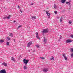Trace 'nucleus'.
<instances>
[{"label": "nucleus", "instance_id": "c756f323", "mask_svg": "<svg viewBox=\"0 0 73 73\" xmlns=\"http://www.w3.org/2000/svg\"><path fill=\"white\" fill-rule=\"evenodd\" d=\"M13 22H14L13 23H14L15 24H16V21H13Z\"/></svg>", "mask_w": 73, "mask_h": 73}, {"label": "nucleus", "instance_id": "bb28decb", "mask_svg": "<svg viewBox=\"0 0 73 73\" xmlns=\"http://www.w3.org/2000/svg\"><path fill=\"white\" fill-rule=\"evenodd\" d=\"M54 13H55V14H57V11H55Z\"/></svg>", "mask_w": 73, "mask_h": 73}, {"label": "nucleus", "instance_id": "f8f14e48", "mask_svg": "<svg viewBox=\"0 0 73 73\" xmlns=\"http://www.w3.org/2000/svg\"><path fill=\"white\" fill-rule=\"evenodd\" d=\"M54 58L53 56H52V58H50V60H54Z\"/></svg>", "mask_w": 73, "mask_h": 73}, {"label": "nucleus", "instance_id": "c9c22d12", "mask_svg": "<svg viewBox=\"0 0 73 73\" xmlns=\"http://www.w3.org/2000/svg\"><path fill=\"white\" fill-rule=\"evenodd\" d=\"M40 46H39L38 45H37L36 46V47H37V48H39Z\"/></svg>", "mask_w": 73, "mask_h": 73}, {"label": "nucleus", "instance_id": "cd10ccee", "mask_svg": "<svg viewBox=\"0 0 73 73\" xmlns=\"http://www.w3.org/2000/svg\"><path fill=\"white\" fill-rule=\"evenodd\" d=\"M60 39H61V38H62V36H61V35L60 36Z\"/></svg>", "mask_w": 73, "mask_h": 73}, {"label": "nucleus", "instance_id": "c03bdc74", "mask_svg": "<svg viewBox=\"0 0 73 73\" xmlns=\"http://www.w3.org/2000/svg\"><path fill=\"white\" fill-rule=\"evenodd\" d=\"M59 41H60V40H59Z\"/></svg>", "mask_w": 73, "mask_h": 73}, {"label": "nucleus", "instance_id": "39448f33", "mask_svg": "<svg viewBox=\"0 0 73 73\" xmlns=\"http://www.w3.org/2000/svg\"><path fill=\"white\" fill-rule=\"evenodd\" d=\"M6 71L5 70L3 69L0 71V73H6Z\"/></svg>", "mask_w": 73, "mask_h": 73}, {"label": "nucleus", "instance_id": "aec40b11", "mask_svg": "<svg viewBox=\"0 0 73 73\" xmlns=\"http://www.w3.org/2000/svg\"><path fill=\"white\" fill-rule=\"evenodd\" d=\"M62 17H61V18H60V23H61V22H62Z\"/></svg>", "mask_w": 73, "mask_h": 73}, {"label": "nucleus", "instance_id": "4468645a", "mask_svg": "<svg viewBox=\"0 0 73 73\" xmlns=\"http://www.w3.org/2000/svg\"><path fill=\"white\" fill-rule=\"evenodd\" d=\"M0 42H1V43H3V42H4V40H0Z\"/></svg>", "mask_w": 73, "mask_h": 73}, {"label": "nucleus", "instance_id": "9b49d317", "mask_svg": "<svg viewBox=\"0 0 73 73\" xmlns=\"http://www.w3.org/2000/svg\"><path fill=\"white\" fill-rule=\"evenodd\" d=\"M24 69H27V64H25V66L24 67Z\"/></svg>", "mask_w": 73, "mask_h": 73}, {"label": "nucleus", "instance_id": "0eeeda50", "mask_svg": "<svg viewBox=\"0 0 73 73\" xmlns=\"http://www.w3.org/2000/svg\"><path fill=\"white\" fill-rule=\"evenodd\" d=\"M32 44V42H29L27 44V47H28V48H29V47H30V45H31Z\"/></svg>", "mask_w": 73, "mask_h": 73}, {"label": "nucleus", "instance_id": "4c0bfd02", "mask_svg": "<svg viewBox=\"0 0 73 73\" xmlns=\"http://www.w3.org/2000/svg\"><path fill=\"white\" fill-rule=\"evenodd\" d=\"M34 4L33 3H32V4H31V5H33Z\"/></svg>", "mask_w": 73, "mask_h": 73}, {"label": "nucleus", "instance_id": "ea45409f", "mask_svg": "<svg viewBox=\"0 0 73 73\" xmlns=\"http://www.w3.org/2000/svg\"><path fill=\"white\" fill-rule=\"evenodd\" d=\"M13 40H14V42H15V39H14Z\"/></svg>", "mask_w": 73, "mask_h": 73}, {"label": "nucleus", "instance_id": "79ce46f5", "mask_svg": "<svg viewBox=\"0 0 73 73\" xmlns=\"http://www.w3.org/2000/svg\"><path fill=\"white\" fill-rule=\"evenodd\" d=\"M60 8H62V7H60Z\"/></svg>", "mask_w": 73, "mask_h": 73}, {"label": "nucleus", "instance_id": "a19ab883", "mask_svg": "<svg viewBox=\"0 0 73 73\" xmlns=\"http://www.w3.org/2000/svg\"><path fill=\"white\" fill-rule=\"evenodd\" d=\"M50 16H49V17H48V18H50Z\"/></svg>", "mask_w": 73, "mask_h": 73}, {"label": "nucleus", "instance_id": "6e6552de", "mask_svg": "<svg viewBox=\"0 0 73 73\" xmlns=\"http://www.w3.org/2000/svg\"><path fill=\"white\" fill-rule=\"evenodd\" d=\"M46 41H47V40L46 39V38H45V37H44L43 42L44 44H46Z\"/></svg>", "mask_w": 73, "mask_h": 73}, {"label": "nucleus", "instance_id": "f3484780", "mask_svg": "<svg viewBox=\"0 0 73 73\" xmlns=\"http://www.w3.org/2000/svg\"><path fill=\"white\" fill-rule=\"evenodd\" d=\"M65 1H66L65 0H62V3H64Z\"/></svg>", "mask_w": 73, "mask_h": 73}, {"label": "nucleus", "instance_id": "4be33fe9", "mask_svg": "<svg viewBox=\"0 0 73 73\" xmlns=\"http://www.w3.org/2000/svg\"><path fill=\"white\" fill-rule=\"evenodd\" d=\"M40 58H42V60H44V59H45V58L40 57Z\"/></svg>", "mask_w": 73, "mask_h": 73}, {"label": "nucleus", "instance_id": "e433bc0d", "mask_svg": "<svg viewBox=\"0 0 73 73\" xmlns=\"http://www.w3.org/2000/svg\"><path fill=\"white\" fill-rule=\"evenodd\" d=\"M20 11L21 13H23V11H21V9H20Z\"/></svg>", "mask_w": 73, "mask_h": 73}, {"label": "nucleus", "instance_id": "37998d69", "mask_svg": "<svg viewBox=\"0 0 73 73\" xmlns=\"http://www.w3.org/2000/svg\"><path fill=\"white\" fill-rule=\"evenodd\" d=\"M58 19H59V18H58V17H57V18Z\"/></svg>", "mask_w": 73, "mask_h": 73}, {"label": "nucleus", "instance_id": "412c9836", "mask_svg": "<svg viewBox=\"0 0 73 73\" xmlns=\"http://www.w3.org/2000/svg\"><path fill=\"white\" fill-rule=\"evenodd\" d=\"M2 65H4L5 66H7V64H2Z\"/></svg>", "mask_w": 73, "mask_h": 73}, {"label": "nucleus", "instance_id": "7c9ffc66", "mask_svg": "<svg viewBox=\"0 0 73 73\" xmlns=\"http://www.w3.org/2000/svg\"><path fill=\"white\" fill-rule=\"evenodd\" d=\"M7 38L8 39V40H10V38L9 37H7Z\"/></svg>", "mask_w": 73, "mask_h": 73}, {"label": "nucleus", "instance_id": "72a5a7b5", "mask_svg": "<svg viewBox=\"0 0 73 73\" xmlns=\"http://www.w3.org/2000/svg\"><path fill=\"white\" fill-rule=\"evenodd\" d=\"M71 57H73V53L71 54Z\"/></svg>", "mask_w": 73, "mask_h": 73}, {"label": "nucleus", "instance_id": "f257e3e1", "mask_svg": "<svg viewBox=\"0 0 73 73\" xmlns=\"http://www.w3.org/2000/svg\"><path fill=\"white\" fill-rule=\"evenodd\" d=\"M48 32H49V31L48 30V28L46 29H44L42 31V33H48Z\"/></svg>", "mask_w": 73, "mask_h": 73}, {"label": "nucleus", "instance_id": "393cba45", "mask_svg": "<svg viewBox=\"0 0 73 73\" xmlns=\"http://www.w3.org/2000/svg\"><path fill=\"white\" fill-rule=\"evenodd\" d=\"M70 36L71 38H73V35H70Z\"/></svg>", "mask_w": 73, "mask_h": 73}, {"label": "nucleus", "instance_id": "58836bf2", "mask_svg": "<svg viewBox=\"0 0 73 73\" xmlns=\"http://www.w3.org/2000/svg\"><path fill=\"white\" fill-rule=\"evenodd\" d=\"M20 7V6H18V8H19Z\"/></svg>", "mask_w": 73, "mask_h": 73}, {"label": "nucleus", "instance_id": "7ed1b4c3", "mask_svg": "<svg viewBox=\"0 0 73 73\" xmlns=\"http://www.w3.org/2000/svg\"><path fill=\"white\" fill-rule=\"evenodd\" d=\"M73 42V40L70 39H67L66 41V43H69L70 42Z\"/></svg>", "mask_w": 73, "mask_h": 73}, {"label": "nucleus", "instance_id": "9d476101", "mask_svg": "<svg viewBox=\"0 0 73 73\" xmlns=\"http://www.w3.org/2000/svg\"><path fill=\"white\" fill-rule=\"evenodd\" d=\"M65 56V54H64L63 55V56L65 60H67L68 58H66V57Z\"/></svg>", "mask_w": 73, "mask_h": 73}, {"label": "nucleus", "instance_id": "423d86ee", "mask_svg": "<svg viewBox=\"0 0 73 73\" xmlns=\"http://www.w3.org/2000/svg\"><path fill=\"white\" fill-rule=\"evenodd\" d=\"M48 70V68H44L43 69V71L44 72H47Z\"/></svg>", "mask_w": 73, "mask_h": 73}, {"label": "nucleus", "instance_id": "b1692460", "mask_svg": "<svg viewBox=\"0 0 73 73\" xmlns=\"http://www.w3.org/2000/svg\"><path fill=\"white\" fill-rule=\"evenodd\" d=\"M70 51H71V52H73V48H71Z\"/></svg>", "mask_w": 73, "mask_h": 73}, {"label": "nucleus", "instance_id": "c85d7f7f", "mask_svg": "<svg viewBox=\"0 0 73 73\" xmlns=\"http://www.w3.org/2000/svg\"><path fill=\"white\" fill-rule=\"evenodd\" d=\"M69 24H72V22L70 21H69Z\"/></svg>", "mask_w": 73, "mask_h": 73}, {"label": "nucleus", "instance_id": "a878e982", "mask_svg": "<svg viewBox=\"0 0 73 73\" xmlns=\"http://www.w3.org/2000/svg\"><path fill=\"white\" fill-rule=\"evenodd\" d=\"M7 19V17H4L3 18V19Z\"/></svg>", "mask_w": 73, "mask_h": 73}, {"label": "nucleus", "instance_id": "a211bd4d", "mask_svg": "<svg viewBox=\"0 0 73 73\" xmlns=\"http://www.w3.org/2000/svg\"><path fill=\"white\" fill-rule=\"evenodd\" d=\"M54 8H57V6H56V5L55 4L54 5Z\"/></svg>", "mask_w": 73, "mask_h": 73}, {"label": "nucleus", "instance_id": "f03ea898", "mask_svg": "<svg viewBox=\"0 0 73 73\" xmlns=\"http://www.w3.org/2000/svg\"><path fill=\"white\" fill-rule=\"evenodd\" d=\"M23 61L24 64H28V62L29 61V60H26L25 59H24L23 60Z\"/></svg>", "mask_w": 73, "mask_h": 73}, {"label": "nucleus", "instance_id": "6ab92c4d", "mask_svg": "<svg viewBox=\"0 0 73 73\" xmlns=\"http://www.w3.org/2000/svg\"><path fill=\"white\" fill-rule=\"evenodd\" d=\"M10 17H11V15H9L8 17L7 18V19H10Z\"/></svg>", "mask_w": 73, "mask_h": 73}, {"label": "nucleus", "instance_id": "473e14b6", "mask_svg": "<svg viewBox=\"0 0 73 73\" xmlns=\"http://www.w3.org/2000/svg\"><path fill=\"white\" fill-rule=\"evenodd\" d=\"M66 4H69V2H66Z\"/></svg>", "mask_w": 73, "mask_h": 73}, {"label": "nucleus", "instance_id": "5701e85b", "mask_svg": "<svg viewBox=\"0 0 73 73\" xmlns=\"http://www.w3.org/2000/svg\"><path fill=\"white\" fill-rule=\"evenodd\" d=\"M7 45H9V42H7Z\"/></svg>", "mask_w": 73, "mask_h": 73}, {"label": "nucleus", "instance_id": "ddd939ff", "mask_svg": "<svg viewBox=\"0 0 73 73\" xmlns=\"http://www.w3.org/2000/svg\"><path fill=\"white\" fill-rule=\"evenodd\" d=\"M9 36H11L12 37H13V34H12V33H10Z\"/></svg>", "mask_w": 73, "mask_h": 73}, {"label": "nucleus", "instance_id": "dca6fc26", "mask_svg": "<svg viewBox=\"0 0 73 73\" xmlns=\"http://www.w3.org/2000/svg\"><path fill=\"white\" fill-rule=\"evenodd\" d=\"M31 17L33 19H36V16H35V17L33 16H33H31Z\"/></svg>", "mask_w": 73, "mask_h": 73}, {"label": "nucleus", "instance_id": "2f4dec72", "mask_svg": "<svg viewBox=\"0 0 73 73\" xmlns=\"http://www.w3.org/2000/svg\"><path fill=\"white\" fill-rule=\"evenodd\" d=\"M2 64H7V63L5 62H4L3 63H2Z\"/></svg>", "mask_w": 73, "mask_h": 73}, {"label": "nucleus", "instance_id": "1a4fd4ad", "mask_svg": "<svg viewBox=\"0 0 73 73\" xmlns=\"http://www.w3.org/2000/svg\"><path fill=\"white\" fill-rule=\"evenodd\" d=\"M46 13L47 14V16H49L50 15V13H49V11H46Z\"/></svg>", "mask_w": 73, "mask_h": 73}, {"label": "nucleus", "instance_id": "f704fd0d", "mask_svg": "<svg viewBox=\"0 0 73 73\" xmlns=\"http://www.w3.org/2000/svg\"><path fill=\"white\" fill-rule=\"evenodd\" d=\"M20 27H21V26H19L18 27V28H20Z\"/></svg>", "mask_w": 73, "mask_h": 73}, {"label": "nucleus", "instance_id": "20e7f679", "mask_svg": "<svg viewBox=\"0 0 73 73\" xmlns=\"http://www.w3.org/2000/svg\"><path fill=\"white\" fill-rule=\"evenodd\" d=\"M36 37L37 38V39H38V40H40V38L39 37V36H38V33L37 32H36Z\"/></svg>", "mask_w": 73, "mask_h": 73}, {"label": "nucleus", "instance_id": "2eb2a0df", "mask_svg": "<svg viewBox=\"0 0 73 73\" xmlns=\"http://www.w3.org/2000/svg\"><path fill=\"white\" fill-rule=\"evenodd\" d=\"M11 60H13V61H15V58L13 57L12 58Z\"/></svg>", "mask_w": 73, "mask_h": 73}]
</instances>
